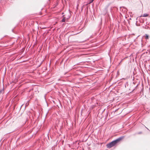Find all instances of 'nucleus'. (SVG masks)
<instances>
[{"label": "nucleus", "instance_id": "28", "mask_svg": "<svg viewBox=\"0 0 150 150\" xmlns=\"http://www.w3.org/2000/svg\"><path fill=\"white\" fill-rule=\"evenodd\" d=\"M73 33V34H75V32H72Z\"/></svg>", "mask_w": 150, "mask_h": 150}, {"label": "nucleus", "instance_id": "26", "mask_svg": "<svg viewBox=\"0 0 150 150\" xmlns=\"http://www.w3.org/2000/svg\"><path fill=\"white\" fill-rule=\"evenodd\" d=\"M50 29L49 30H48V32H49V31H50V29Z\"/></svg>", "mask_w": 150, "mask_h": 150}, {"label": "nucleus", "instance_id": "5", "mask_svg": "<svg viewBox=\"0 0 150 150\" xmlns=\"http://www.w3.org/2000/svg\"><path fill=\"white\" fill-rule=\"evenodd\" d=\"M108 12V10L107 8H105L103 11V15H106Z\"/></svg>", "mask_w": 150, "mask_h": 150}, {"label": "nucleus", "instance_id": "40", "mask_svg": "<svg viewBox=\"0 0 150 150\" xmlns=\"http://www.w3.org/2000/svg\"><path fill=\"white\" fill-rule=\"evenodd\" d=\"M100 28L99 29H100Z\"/></svg>", "mask_w": 150, "mask_h": 150}, {"label": "nucleus", "instance_id": "33", "mask_svg": "<svg viewBox=\"0 0 150 150\" xmlns=\"http://www.w3.org/2000/svg\"><path fill=\"white\" fill-rule=\"evenodd\" d=\"M132 35H134V34L133 33V34H132Z\"/></svg>", "mask_w": 150, "mask_h": 150}, {"label": "nucleus", "instance_id": "19", "mask_svg": "<svg viewBox=\"0 0 150 150\" xmlns=\"http://www.w3.org/2000/svg\"><path fill=\"white\" fill-rule=\"evenodd\" d=\"M97 34V32H96V33H94V35H96Z\"/></svg>", "mask_w": 150, "mask_h": 150}, {"label": "nucleus", "instance_id": "15", "mask_svg": "<svg viewBox=\"0 0 150 150\" xmlns=\"http://www.w3.org/2000/svg\"><path fill=\"white\" fill-rule=\"evenodd\" d=\"M102 34H103L101 32H100L99 34V35H101Z\"/></svg>", "mask_w": 150, "mask_h": 150}, {"label": "nucleus", "instance_id": "30", "mask_svg": "<svg viewBox=\"0 0 150 150\" xmlns=\"http://www.w3.org/2000/svg\"><path fill=\"white\" fill-rule=\"evenodd\" d=\"M58 62V61H57L56 62V63H57Z\"/></svg>", "mask_w": 150, "mask_h": 150}, {"label": "nucleus", "instance_id": "16", "mask_svg": "<svg viewBox=\"0 0 150 150\" xmlns=\"http://www.w3.org/2000/svg\"><path fill=\"white\" fill-rule=\"evenodd\" d=\"M83 110V108H82L81 110V115H82V111Z\"/></svg>", "mask_w": 150, "mask_h": 150}, {"label": "nucleus", "instance_id": "29", "mask_svg": "<svg viewBox=\"0 0 150 150\" xmlns=\"http://www.w3.org/2000/svg\"><path fill=\"white\" fill-rule=\"evenodd\" d=\"M4 37H8V36H7H7H6V35H5V36H4Z\"/></svg>", "mask_w": 150, "mask_h": 150}, {"label": "nucleus", "instance_id": "17", "mask_svg": "<svg viewBox=\"0 0 150 150\" xmlns=\"http://www.w3.org/2000/svg\"><path fill=\"white\" fill-rule=\"evenodd\" d=\"M142 133V132H140L138 133V134H140Z\"/></svg>", "mask_w": 150, "mask_h": 150}, {"label": "nucleus", "instance_id": "14", "mask_svg": "<svg viewBox=\"0 0 150 150\" xmlns=\"http://www.w3.org/2000/svg\"><path fill=\"white\" fill-rule=\"evenodd\" d=\"M63 62V60H61L60 62V65H61Z\"/></svg>", "mask_w": 150, "mask_h": 150}, {"label": "nucleus", "instance_id": "1", "mask_svg": "<svg viewBox=\"0 0 150 150\" xmlns=\"http://www.w3.org/2000/svg\"><path fill=\"white\" fill-rule=\"evenodd\" d=\"M124 137V136H121L108 143L106 145L107 147L110 149L113 146H117L118 143L121 141Z\"/></svg>", "mask_w": 150, "mask_h": 150}, {"label": "nucleus", "instance_id": "18", "mask_svg": "<svg viewBox=\"0 0 150 150\" xmlns=\"http://www.w3.org/2000/svg\"><path fill=\"white\" fill-rule=\"evenodd\" d=\"M42 61L41 62V63L38 66V67H40V65L42 64Z\"/></svg>", "mask_w": 150, "mask_h": 150}, {"label": "nucleus", "instance_id": "4", "mask_svg": "<svg viewBox=\"0 0 150 150\" xmlns=\"http://www.w3.org/2000/svg\"><path fill=\"white\" fill-rule=\"evenodd\" d=\"M70 17V16H68V18H66V17H64L62 19L61 21V22H65L66 21V19H68Z\"/></svg>", "mask_w": 150, "mask_h": 150}, {"label": "nucleus", "instance_id": "11", "mask_svg": "<svg viewBox=\"0 0 150 150\" xmlns=\"http://www.w3.org/2000/svg\"><path fill=\"white\" fill-rule=\"evenodd\" d=\"M126 85H127V86L128 85V82H127L125 84V88L126 87Z\"/></svg>", "mask_w": 150, "mask_h": 150}, {"label": "nucleus", "instance_id": "8", "mask_svg": "<svg viewBox=\"0 0 150 150\" xmlns=\"http://www.w3.org/2000/svg\"><path fill=\"white\" fill-rule=\"evenodd\" d=\"M145 39L147 40V39H148L149 38V35L147 34H145Z\"/></svg>", "mask_w": 150, "mask_h": 150}, {"label": "nucleus", "instance_id": "13", "mask_svg": "<svg viewBox=\"0 0 150 150\" xmlns=\"http://www.w3.org/2000/svg\"><path fill=\"white\" fill-rule=\"evenodd\" d=\"M136 25H137V26H139V25H140V24H138L137 23V21L136 23Z\"/></svg>", "mask_w": 150, "mask_h": 150}, {"label": "nucleus", "instance_id": "25", "mask_svg": "<svg viewBox=\"0 0 150 150\" xmlns=\"http://www.w3.org/2000/svg\"><path fill=\"white\" fill-rule=\"evenodd\" d=\"M105 110V109H104L103 110V111L102 112V113H103V112Z\"/></svg>", "mask_w": 150, "mask_h": 150}, {"label": "nucleus", "instance_id": "22", "mask_svg": "<svg viewBox=\"0 0 150 150\" xmlns=\"http://www.w3.org/2000/svg\"><path fill=\"white\" fill-rule=\"evenodd\" d=\"M93 35H91L90 37V38H93V36H92L93 35Z\"/></svg>", "mask_w": 150, "mask_h": 150}, {"label": "nucleus", "instance_id": "12", "mask_svg": "<svg viewBox=\"0 0 150 150\" xmlns=\"http://www.w3.org/2000/svg\"><path fill=\"white\" fill-rule=\"evenodd\" d=\"M137 86H136L135 87V88L134 89H133V90H132V91L131 92H133L137 88Z\"/></svg>", "mask_w": 150, "mask_h": 150}, {"label": "nucleus", "instance_id": "34", "mask_svg": "<svg viewBox=\"0 0 150 150\" xmlns=\"http://www.w3.org/2000/svg\"><path fill=\"white\" fill-rule=\"evenodd\" d=\"M67 59L66 60L65 62L67 61Z\"/></svg>", "mask_w": 150, "mask_h": 150}, {"label": "nucleus", "instance_id": "41", "mask_svg": "<svg viewBox=\"0 0 150 150\" xmlns=\"http://www.w3.org/2000/svg\"><path fill=\"white\" fill-rule=\"evenodd\" d=\"M128 29L129 30V28H128Z\"/></svg>", "mask_w": 150, "mask_h": 150}, {"label": "nucleus", "instance_id": "36", "mask_svg": "<svg viewBox=\"0 0 150 150\" xmlns=\"http://www.w3.org/2000/svg\"><path fill=\"white\" fill-rule=\"evenodd\" d=\"M64 13H62V15L63 14H64Z\"/></svg>", "mask_w": 150, "mask_h": 150}, {"label": "nucleus", "instance_id": "27", "mask_svg": "<svg viewBox=\"0 0 150 150\" xmlns=\"http://www.w3.org/2000/svg\"><path fill=\"white\" fill-rule=\"evenodd\" d=\"M40 28H41L40 27ZM46 28V27H43V28Z\"/></svg>", "mask_w": 150, "mask_h": 150}, {"label": "nucleus", "instance_id": "31", "mask_svg": "<svg viewBox=\"0 0 150 150\" xmlns=\"http://www.w3.org/2000/svg\"><path fill=\"white\" fill-rule=\"evenodd\" d=\"M133 84H135V83L134 82H133Z\"/></svg>", "mask_w": 150, "mask_h": 150}, {"label": "nucleus", "instance_id": "2", "mask_svg": "<svg viewBox=\"0 0 150 150\" xmlns=\"http://www.w3.org/2000/svg\"><path fill=\"white\" fill-rule=\"evenodd\" d=\"M79 29H74V30L72 31V32H75V34H71V35H77L83 31V30H80Z\"/></svg>", "mask_w": 150, "mask_h": 150}, {"label": "nucleus", "instance_id": "20", "mask_svg": "<svg viewBox=\"0 0 150 150\" xmlns=\"http://www.w3.org/2000/svg\"><path fill=\"white\" fill-rule=\"evenodd\" d=\"M139 84V83H138V84L137 85V86H138V85Z\"/></svg>", "mask_w": 150, "mask_h": 150}, {"label": "nucleus", "instance_id": "39", "mask_svg": "<svg viewBox=\"0 0 150 150\" xmlns=\"http://www.w3.org/2000/svg\"><path fill=\"white\" fill-rule=\"evenodd\" d=\"M64 15H63V16H63V17H64Z\"/></svg>", "mask_w": 150, "mask_h": 150}, {"label": "nucleus", "instance_id": "6", "mask_svg": "<svg viewBox=\"0 0 150 150\" xmlns=\"http://www.w3.org/2000/svg\"><path fill=\"white\" fill-rule=\"evenodd\" d=\"M16 29H12V31L15 34H17L18 33V31L15 30Z\"/></svg>", "mask_w": 150, "mask_h": 150}, {"label": "nucleus", "instance_id": "38", "mask_svg": "<svg viewBox=\"0 0 150 150\" xmlns=\"http://www.w3.org/2000/svg\"><path fill=\"white\" fill-rule=\"evenodd\" d=\"M59 29L57 28V30H58Z\"/></svg>", "mask_w": 150, "mask_h": 150}, {"label": "nucleus", "instance_id": "35", "mask_svg": "<svg viewBox=\"0 0 150 150\" xmlns=\"http://www.w3.org/2000/svg\"><path fill=\"white\" fill-rule=\"evenodd\" d=\"M67 73V72H66L65 73V74H66V73Z\"/></svg>", "mask_w": 150, "mask_h": 150}, {"label": "nucleus", "instance_id": "7", "mask_svg": "<svg viewBox=\"0 0 150 150\" xmlns=\"http://www.w3.org/2000/svg\"><path fill=\"white\" fill-rule=\"evenodd\" d=\"M148 16V14H147L146 13H144L143 14V15L142 16L141 15L140 17H147V16Z\"/></svg>", "mask_w": 150, "mask_h": 150}, {"label": "nucleus", "instance_id": "32", "mask_svg": "<svg viewBox=\"0 0 150 150\" xmlns=\"http://www.w3.org/2000/svg\"><path fill=\"white\" fill-rule=\"evenodd\" d=\"M56 29H55V28H54L53 29V30H55Z\"/></svg>", "mask_w": 150, "mask_h": 150}, {"label": "nucleus", "instance_id": "24", "mask_svg": "<svg viewBox=\"0 0 150 150\" xmlns=\"http://www.w3.org/2000/svg\"><path fill=\"white\" fill-rule=\"evenodd\" d=\"M118 109H116L114 111L115 112L117 111V110H118Z\"/></svg>", "mask_w": 150, "mask_h": 150}, {"label": "nucleus", "instance_id": "9", "mask_svg": "<svg viewBox=\"0 0 150 150\" xmlns=\"http://www.w3.org/2000/svg\"><path fill=\"white\" fill-rule=\"evenodd\" d=\"M3 88L2 89H0V94L1 93H2V91H4V86L3 84Z\"/></svg>", "mask_w": 150, "mask_h": 150}, {"label": "nucleus", "instance_id": "10", "mask_svg": "<svg viewBox=\"0 0 150 150\" xmlns=\"http://www.w3.org/2000/svg\"><path fill=\"white\" fill-rule=\"evenodd\" d=\"M94 0H89L88 4H91L92 3Z\"/></svg>", "mask_w": 150, "mask_h": 150}, {"label": "nucleus", "instance_id": "37", "mask_svg": "<svg viewBox=\"0 0 150 150\" xmlns=\"http://www.w3.org/2000/svg\"><path fill=\"white\" fill-rule=\"evenodd\" d=\"M129 24H130V22H129Z\"/></svg>", "mask_w": 150, "mask_h": 150}, {"label": "nucleus", "instance_id": "21", "mask_svg": "<svg viewBox=\"0 0 150 150\" xmlns=\"http://www.w3.org/2000/svg\"><path fill=\"white\" fill-rule=\"evenodd\" d=\"M33 135H34V134H32V135L31 136V137H30V138H32V137H33Z\"/></svg>", "mask_w": 150, "mask_h": 150}, {"label": "nucleus", "instance_id": "23", "mask_svg": "<svg viewBox=\"0 0 150 150\" xmlns=\"http://www.w3.org/2000/svg\"><path fill=\"white\" fill-rule=\"evenodd\" d=\"M32 131H30V132L29 131L27 133L29 134H29H30V133H31Z\"/></svg>", "mask_w": 150, "mask_h": 150}, {"label": "nucleus", "instance_id": "3", "mask_svg": "<svg viewBox=\"0 0 150 150\" xmlns=\"http://www.w3.org/2000/svg\"><path fill=\"white\" fill-rule=\"evenodd\" d=\"M72 35H70L68 38V41L70 42H77L76 41H75L73 39H72L71 38V36Z\"/></svg>", "mask_w": 150, "mask_h": 150}]
</instances>
